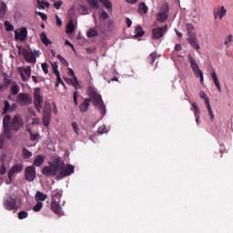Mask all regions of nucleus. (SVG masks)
I'll list each match as a JSON object with an SVG mask.
<instances>
[{"mask_svg": "<svg viewBox=\"0 0 233 233\" xmlns=\"http://www.w3.org/2000/svg\"><path fill=\"white\" fill-rule=\"evenodd\" d=\"M32 125H39V118H33Z\"/></svg>", "mask_w": 233, "mask_h": 233, "instance_id": "obj_61", "label": "nucleus"}, {"mask_svg": "<svg viewBox=\"0 0 233 233\" xmlns=\"http://www.w3.org/2000/svg\"><path fill=\"white\" fill-rule=\"evenodd\" d=\"M4 114H6L8 112H10L11 110V106H10V102H8V100H5L4 102Z\"/></svg>", "mask_w": 233, "mask_h": 233, "instance_id": "obj_33", "label": "nucleus"}, {"mask_svg": "<svg viewBox=\"0 0 233 233\" xmlns=\"http://www.w3.org/2000/svg\"><path fill=\"white\" fill-rule=\"evenodd\" d=\"M26 218H28V212L26 211L18 212V219H26Z\"/></svg>", "mask_w": 233, "mask_h": 233, "instance_id": "obj_41", "label": "nucleus"}, {"mask_svg": "<svg viewBox=\"0 0 233 233\" xmlns=\"http://www.w3.org/2000/svg\"><path fill=\"white\" fill-rule=\"evenodd\" d=\"M106 127L105 126H102L98 128V134H106Z\"/></svg>", "mask_w": 233, "mask_h": 233, "instance_id": "obj_53", "label": "nucleus"}, {"mask_svg": "<svg viewBox=\"0 0 233 233\" xmlns=\"http://www.w3.org/2000/svg\"><path fill=\"white\" fill-rule=\"evenodd\" d=\"M157 56V55L156 53H152L149 55V56L147 57V61H148V63H150V65H154Z\"/></svg>", "mask_w": 233, "mask_h": 233, "instance_id": "obj_37", "label": "nucleus"}, {"mask_svg": "<svg viewBox=\"0 0 233 233\" xmlns=\"http://www.w3.org/2000/svg\"><path fill=\"white\" fill-rule=\"evenodd\" d=\"M4 205L6 210H15V199L14 198H5Z\"/></svg>", "mask_w": 233, "mask_h": 233, "instance_id": "obj_16", "label": "nucleus"}, {"mask_svg": "<svg viewBox=\"0 0 233 233\" xmlns=\"http://www.w3.org/2000/svg\"><path fill=\"white\" fill-rule=\"evenodd\" d=\"M76 30V25H74V20L70 19L69 23L66 25V34H72Z\"/></svg>", "mask_w": 233, "mask_h": 233, "instance_id": "obj_27", "label": "nucleus"}, {"mask_svg": "<svg viewBox=\"0 0 233 233\" xmlns=\"http://www.w3.org/2000/svg\"><path fill=\"white\" fill-rule=\"evenodd\" d=\"M199 96H200V97H201L202 99H205V102H206V103H208V101H210V100L208 99V96H207V94H205V92H200V93H199Z\"/></svg>", "mask_w": 233, "mask_h": 233, "instance_id": "obj_48", "label": "nucleus"}, {"mask_svg": "<svg viewBox=\"0 0 233 233\" xmlns=\"http://www.w3.org/2000/svg\"><path fill=\"white\" fill-rule=\"evenodd\" d=\"M41 208H43V202L38 201L36 205L34 207V212H41Z\"/></svg>", "mask_w": 233, "mask_h": 233, "instance_id": "obj_36", "label": "nucleus"}, {"mask_svg": "<svg viewBox=\"0 0 233 233\" xmlns=\"http://www.w3.org/2000/svg\"><path fill=\"white\" fill-rule=\"evenodd\" d=\"M26 37H28V31L26 30V27H22L15 31V41H26Z\"/></svg>", "mask_w": 233, "mask_h": 233, "instance_id": "obj_13", "label": "nucleus"}, {"mask_svg": "<svg viewBox=\"0 0 233 233\" xmlns=\"http://www.w3.org/2000/svg\"><path fill=\"white\" fill-rule=\"evenodd\" d=\"M4 132L6 134L7 137H10V128L12 127V116L10 115H5L3 119Z\"/></svg>", "mask_w": 233, "mask_h": 233, "instance_id": "obj_14", "label": "nucleus"}, {"mask_svg": "<svg viewBox=\"0 0 233 233\" xmlns=\"http://www.w3.org/2000/svg\"><path fill=\"white\" fill-rule=\"evenodd\" d=\"M33 98L32 96L28 93H20L16 96V103L20 106H28L32 105Z\"/></svg>", "mask_w": 233, "mask_h": 233, "instance_id": "obj_3", "label": "nucleus"}, {"mask_svg": "<svg viewBox=\"0 0 233 233\" xmlns=\"http://www.w3.org/2000/svg\"><path fill=\"white\" fill-rule=\"evenodd\" d=\"M40 39L42 41V43L44 45H46V46H48V45H52V42L50 41V39H48V37L46 36V33H42L40 35Z\"/></svg>", "mask_w": 233, "mask_h": 233, "instance_id": "obj_28", "label": "nucleus"}, {"mask_svg": "<svg viewBox=\"0 0 233 233\" xmlns=\"http://www.w3.org/2000/svg\"><path fill=\"white\" fill-rule=\"evenodd\" d=\"M56 57L57 59H59L62 65H64V66H68V62L66 61V59H65V57H63L61 55H57Z\"/></svg>", "mask_w": 233, "mask_h": 233, "instance_id": "obj_42", "label": "nucleus"}, {"mask_svg": "<svg viewBox=\"0 0 233 233\" xmlns=\"http://www.w3.org/2000/svg\"><path fill=\"white\" fill-rule=\"evenodd\" d=\"M126 23L127 25L128 26V28H130L132 26V20H130V18H126Z\"/></svg>", "mask_w": 233, "mask_h": 233, "instance_id": "obj_60", "label": "nucleus"}, {"mask_svg": "<svg viewBox=\"0 0 233 233\" xmlns=\"http://www.w3.org/2000/svg\"><path fill=\"white\" fill-rule=\"evenodd\" d=\"M41 66H42L43 72L46 73V74H48V64L47 63H43L41 65Z\"/></svg>", "mask_w": 233, "mask_h": 233, "instance_id": "obj_50", "label": "nucleus"}, {"mask_svg": "<svg viewBox=\"0 0 233 233\" xmlns=\"http://www.w3.org/2000/svg\"><path fill=\"white\" fill-rule=\"evenodd\" d=\"M43 96H41V88L36 87L34 90V105L38 112L43 108Z\"/></svg>", "mask_w": 233, "mask_h": 233, "instance_id": "obj_6", "label": "nucleus"}, {"mask_svg": "<svg viewBox=\"0 0 233 233\" xmlns=\"http://www.w3.org/2000/svg\"><path fill=\"white\" fill-rule=\"evenodd\" d=\"M87 92L96 108H97V110H99V112L102 114V116H104L105 114H106V107L105 106V102H103V98L101 97V96L97 94V91L94 87H88Z\"/></svg>", "mask_w": 233, "mask_h": 233, "instance_id": "obj_1", "label": "nucleus"}, {"mask_svg": "<svg viewBox=\"0 0 233 233\" xmlns=\"http://www.w3.org/2000/svg\"><path fill=\"white\" fill-rule=\"evenodd\" d=\"M46 198H48V196H46V194H45L41 191H36V193L35 195V201H46Z\"/></svg>", "mask_w": 233, "mask_h": 233, "instance_id": "obj_26", "label": "nucleus"}, {"mask_svg": "<svg viewBox=\"0 0 233 233\" xmlns=\"http://www.w3.org/2000/svg\"><path fill=\"white\" fill-rule=\"evenodd\" d=\"M23 127H25L23 117H21V116L19 115L15 116L11 122L10 135L12 134V130L14 132H18V130H21V128H23Z\"/></svg>", "mask_w": 233, "mask_h": 233, "instance_id": "obj_4", "label": "nucleus"}, {"mask_svg": "<svg viewBox=\"0 0 233 233\" xmlns=\"http://www.w3.org/2000/svg\"><path fill=\"white\" fill-rule=\"evenodd\" d=\"M6 173V167L5 165L0 166V174H5Z\"/></svg>", "mask_w": 233, "mask_h": 233, "instance_id": "obj_56", "label": "nucleus"}, {"mask_svg": "<svg viewBox=\"0 0 233 233\" xmlns=\"http://www.w3.org/2000/svg\"><path fill=\"white\" fill-rule=\"evenodd\" d=\"M79 12L82 15H86V14H88V9H86L85 5H80Z\"/></svg>", "mask_w": 233, "mask_h": 233, "instance_id": "obj_45", "label": "nucleus"}, {"mask_svg": "<svg viewBox=\"0 0 233 233\" xmlns=\"http://www.w3.org/2000/svg\"><path fill=\"white\" fill-rule=\"evenodd\" d=\"M90 101H92V99L85 98V100L79 106V110L82 112H86V110H88V107L90 106Z\"/></svg>", "mask_w": 233, "mask_h": 233, "instance_id": "obj_23", "label": "nucleus"}, {"mask_svg": "<svg viewBox=\"0 0 233 233\" xmlns=\"http://www.w3.org/2000/svg\"><path fill=\"white\" fill-rule=\"evenodd\" d=\"M66 82L67 85H73L76 90L81 88V86L79 85V81L77 80V76H73V79L66 78Z\"/></svg>", "mask_w": 233, "mask_h": 233, "instance_id": "obj_21", "label": "nucleus"}, {"mask_svg": "<svg viewBox=\"0 0 233 233\" xmlns=\"http://www.w3.org/2000/svg\"><path fill=\"white\" fill-rule=\"evenodd\" d=\"M227 15V9H225V6L218 7V11L215 12V19H223Z\"/></svg>", "mask_w": 233, "mask_h": 233, "instance_id": "obj_17", "label": "nucleus"}, {"mask_svg": "<svg viewBox=\"0 0 233 233\" xmlns=\"http://www.w3.org/2000/svg\"><path fill=\"white\" fill-rule=\"evenodd\" d=\"M37 15H39L41 17V19L43 21H46L48 19V17L46 16V14L42 13V12H36Z\"/></svg>", "mask_w": 233, "mask_h": 233, "instance_id": "obj_49", "label": "nucleus"}, {"mask_svg": "<svg viewBox=\"0 0 233 233\" xmlns=\"http://www.w3.org/2000/svg\"><path fill=\"white\" fill-rule=\"evenodd\" d=\"M28 132L30 134V139L31 141H35V139H37V137H39L38 134H34L32 133V131L30 129H28Z\"/></svg>", "mask_w": 233, "mask_h": 233, "instance_id": "obj_47", "label": "nucleus"}, {"mask_svg": "<svg viewBox=\"0 0 233 233\" xmlns=\"http://www.w3.org/2000/svg\"><path fill=\"white\" fill-rule=\"evenodd\" d=\"M61 167H63V160L58 157H55L49 166L43 167L42 172L45 176H56Z\"/></svg>", "mask_w": 233, "mask_h": 233, "instance_id": "obj_2", "label": "nucleus"}, {"mask_svg": "<svg viewBox=\"0 0 233 233\" xmlns=\"http://www.w3.org/2000/svg\"><path fill=\"white\" fill-rule=\"evenodd\" d=\"M58 67H59V66H57L56 62H54V63L52 64V68H53V70H57Z\"/></svg>", "mask_w": 233, "mask_h": 233, "instance_id": "obj_64", "label": "nucleus"}, {"mask_svg": "<svg viewBox=\"0 0 233 233\" xmlns=\"http://www.w3.org/2000/svg\"><path fill=\"white\" fill-rule=\"evenodd\" d=\"M6 12H8V6L6 3L0 2V18H3L6 15Z\"/></svg>", "mask_w": 233, "mask_h": 233, "instance_id": "obj_25", "label": "nucleus"}, {"mask_svg": "<svg viewBox=\"0 0 233 233\" xmlns=\"http://www.w3.org/2000/svg\"><path fill=\"white\" fill-rule=\"evenodd\" d=\"M188 43L192 46V48H195L196 50H199V44L198 43V37H196V35H189Z\"/></svg>", "mask_w": 233, "mask_h": 233, "instance_id": "obj_18", "label": "nucleus"}, {"mask_svg": "<svg viewBox=\"0 0 233 233\" xmlns=\"http://www.w3.org/2000/svg\"><path fill=\"white\" fill-rule=\"evenodd\" d=\"M51 210H53L55 214H57V216H65V213H63V208H61L59 201H51Z\"/></svg>", "mask_w": 233, "mask_h": 233, "instance_id": "obj_15", "label": "nucleus"}, {"mask_svg": "<svg viewBox=\"0 0 233 233\" xmlns=\"http://www.w3.org/2000/svg\"><path fill=\"white\" fill-rule=\"evenodd\" d=\"M45 163V156L43 155H37L35 158V161L33 163L34 167H41Z\"/></svg>", "mask_w": 233, "mask_h": 233, "instance_id": "obj_24", "label": "nucleus"}, {"mask_svg": "<svg viewBox=\"0 0 233 233\" xmlns=\"http://www.w3.org/2000/svg\"><path fill=\"white\" fill-rule=\"evenodd\" d=\"M37 5H38V8H40V10H45V8H48L50 6V3H48L47 1L42 0L39 1L37 0Z\"/></svg>", "mask_w": 233, "mask_h": 233, "instance_id": "obj_31", "label": "nucleus"}, {"mask_svg": "<svg viewBox=\"0 0 233 233\" xmlns=\"http://www.w3.org/2000/svg\"><path fill=\"white\" fill-rule=\"evenodd\" d=\"M106 8H112V3L108 0H99Z\"/></svg>", "mask_w": 233, "mask_h": 233, "instance_id": "obj_44", "label": "nucleus"}, {"mask_svg": "<svg viewBox=\"0 0 233 233\" xmlns=\"http://www.w3.org/2000/svg\"><path fill=\"white\" fill-rule=\"evenodd\" d=\"M88 4L90 5L91 8H95L96 10L99 8V4L97 3V0H88Z\"/></svg>", "mask_w": 233, "mask_h": 233, "instance_id": "obj_34", "label": "nucleus"}, {"mask_svg": "<svg viewBox=\"0 0 233 233\" xmlns=\"http://www.w3.org/2000/svg\"><path fill=\"white\" fill-rule=\"evenodd\" d=\"M72 127L74 129V132L76 134V136H79V126L76 122H73Z\"/></svg>", "mask_w": 233, "mask_h": 233, "instance_id": "obj_46", "label": "nucleus"}, {"mask_svg": "<svg viewBox=\"0 0 233 233\" xmlns=\"http://www.w3.org/2000/svg\"><path fill=\"white\" fill-rule=\"evenodd\" d=\"M232 41H233V36L232 35H229L226 37L224 45L228 47L230 46V43H232Z\"/></svg>", "mask_w": 233, "mask_h": 233, "instance_id": "obj_40", "label": "nucleus"}, {"mask_svg": "<svg viewBox=\"0 0 233 233\" xmlns=\"http://www.w3.org/2000/svg\"><path fill=\"white\" fill-rule=\"evenodd\" d=\"M59 83L61 85H65V83L63 82V80L61 79V76H57L56 77V86H59Z\"/></svg>", "mask_w": 233, "mask_h": 233, "instance_id": "obj_59", "label": "nucleus"}, {"mask_svg": "<svg viewBox=\"0 0 233 233\" xmlns=\"http://www.w3.org/2000/svg\"><path fill=\"white\" fill-rule=\"evenodd\" d=\"M187 30L188 34H192V32H194V25L187 24Z\"/></svg>", "mask_w": 233, "mask_h": 233, "instance_id": "obj_51", "label": "nucleus"}, {"mask_svg": "<svg viewBox=\"0 0 233 233\" xmlns=\"http://www.w3.org/2000/svg\"><path fill=\"white\" fill-rule=\"evenodd\" d=\"M17 72L20 74L22 80L26 82L30 80V76H32V67L30 66L17 67Z\"/></svg>", "mask_w": 233, "mask_h": 233, "instance_id": "obj_9", "label": "nucleus"}, {"mask_svg": "<svg viewBox=\"0 0 233 233\" xmlns=\"http://www.w3.org/2000/svg\"><path fill=\"white\" fill-rule=\"evenodd\" d=\"M98 35V33H97V30L96 29H90L88 32H87V37H96Z\"/></svg>", "mask_w": 233, "mask_h": 233, "instance_id": "obj_38", "label": "nucleus"}, {"mask_svg": "<svg viewBox=\"0 0 233 233\" xmlns=\"http://www.w3.org/2000/svg\"><path fill=\"white\" fill-rule=\"evenodd\" d=\"M139 9L142 10L144 12V14L148 13V6H147V5L145 3H141L139 5Z\"/></svg>", "mask_w": 233, "mask_h": 233, "instance_id": "obj_43", "label": "nucleus"}, {"mask_svg": "<svg viewBox=\"0 0 233 233\" xmlns=\"http://www.w3.org/2000/svg\"><path fill=\"white\" fill-rule=\"evenodd\" d=\"M78 92L77 91H75L74 92V96H73V97H74V103H75V105L76 106H77V96H78Z\"/></svg>", "mask_w": 233, "mask_h": 233, "instance_id": "obj_55", "label": "nucleus"}, {"mask_svg": "<svg viewBox=\"0 0 233 233\" xmlns=\"http://www.w3.org/2000/svg\"><path fill=\"white\" fill-rule=\"evenodd\" d=\"M22 156L24 159H30V157L33 156L32 151L28 150L27 148L24 147L22 149Z\"/></svg>", "mask_w": 233, "mask_h": 233, "instance_id": "obj_30", "label": "nucleus"}, {"mask_svg": "<svg viewBox=\"0 0 233 233\" xmlns=\"http://www.w3.org/2000/svg\"><path fill=\"white\" fill-rule=\"evenodd\" d=\"M63 198V192L60 189H55L51 192V201H59Z\"/></svg>", "mask_w": 233, "mask_h": 233, "instance_id": "obj_19", "label": "nucleus"}, {"mask_svg": "<svg viewBox=\"0 0 233 233\" xmlns=\"http://www.w3.org/2000/svg\"><path fill=\"white\" fill-rule=\"evenodd\" d=\"M51 119H52V117L50 116V114L44 113L43 121H44V126L45 127H49Z\"/></svg>", "mask_w": 233, "mask_h": 233, "instance_id": "obj_32", "label": "nucleus"}, {"mask_svg": "<svg viewBox=\"0 0 233 233\" xmlns=\"http://www.w3.org/2000/svg\"><path fill=\"white\" fill-rule=\"evenodd\" d=\"M5 30L7 32H13L14 30V25L9 22V21H5Z\"/></svg>", "mask_w": 233, "mask_h": 233, "instance_id": "obj_39", "label": "nucleus"}, {"mask_svg": "<svg viewBox=\"0 0 233 233\" xmlns=\"http://www.w3.org/2000/svg\"><path fill=\"white\" fill-rule=\"evenodd\" d=\"M53 72H54V74H55V76H56V77L61 76V75L59 74V70H58V69H53Z\"/></svg>", "mask_w": 233, "mask_h": 233, "instance_id": "obj_63", "label": "nucleus"}, {"mask_svg": "<svg viewBox=\"0 0 233 233\" xmlns=\"http://www.w3.org/2000/svg\"><path fill=\"white\" fill-rule=\"evenodd\" d=\"M153 37L155 39H161L163 35H165V31H163V27H157L153 29Z\"/></svg>", "mask_w": 233, "mask_h": 233, "instance_id": "obj_20", "label": "nucleus"}, {"mask_svg": "<svg viewBox=\"0 0 233 233\" xmlns=\"http://www.w3.org/2000/svg\"><path fill=\"white\" fill-rule=\"evenodd\" d=\"M19 172H23V164L13 166L8 172V179L6 180V184L10 185V183H12V177H14L15 174H19Z\"/></svg>", "mask_w": 233, "mask_h": 233, "instance_id": "obj_10", "label": "nucleus"}, {"mask_svg": "<svg viewBox=\"0 0 233 233\" xmlns=\"http://www.w3.org/2000/svg\"><path fill=\"white\" fill-rule=\"evenodd\" d=\"M37 177V173L35 171V166L26 167L25 169V179L29 183H32Z\"/></svg>", "mask_w": 233, "mask_h": 233, "instance_id": "obj_8", "label": "nucleus"}, {"mask_svg": "<svg viewBox=\"0 0 233 233\" xmlns=\"http://www.w3.org/2000/svg\"><path fill=\"white\" fill-rule=\"evenodd\" d=\"M11 92L13 96H17V94H19V86L17 85H13L11 86Z\"/></svg>", "mask_w": 233, "mask_h": 233, "instance_id": "obj_35", "label": "nucleus"}, {"mask_svg": "<svg viewBox=\"0 0 233 233\" xmlns=\"http://www.w3.org/2000/svg\"><path fill=\"white\" fill-rule=\"evenodd\" d=\"M62 5H63V2L61 1H57L54 3V6L56 10H59V8H61Z\"/></svg>", "mask_w": 233, "mask_h": 233, "instance_id": "obj_52", "label": "nucleus"}, {"mask_svg": "<svg viewBox=\"0 0 233 233\" xmlns=\"http://www.w3.org/2000/svg\"><path fill=\"white\" fill-rule=\"evenodd\" d=\"M145 35V30H143V27L141 25H138L135 29V37H143Z\"/></svg>", "mask_w": 233, "mask_h": 233, "instance_id": "obj_29", "label": "nucleus"}, {"mask_svg": "<svg viewBox=\"0 0 233 233\" xmlns=\"http://www.w3.org/2000/svg\"><path fill=\"white\" fill-rule=\"evenodd\" d=\"M100 17L102 19H108V14L106 13V11H102L100 14Z\"/></svg>", "mask_w": 233, "mask_h": 233, "instance_id": "obj_54", "label": "nucleus"}, {"mask_svg": "<svg viewBox=\"0 0 233 233\" xmlns=\"http://www.w3.org/2000/svg\"><path fill=\"white\" fill-rule=\"evenodd\" d=\"M195 116H196V122L198 123V119H199V107L195 109Z\"/></svg>", "mask_w": 233, "mask_h": 233, "instance_id": "obj_58", "label": "nucleus"}, {"mask_svg": "<svg viewBox=\"0 0 233 233\" xmlns=\"http://www.w3.org/2000/svg\"><path fill=\"white\" fill-rule=\"evenodd\" d=\"M211 77L216 88L218 90V92H221V84H219V79L218 78V74H216V71L211 73Z\"/></svg>", "mask_w": 233, "mask_h": 233, "instance_id": "obj_22", "label": "nucleus"}, {"mask_svg": "<svg viewBox=\"0 0 233 233\" xmlns=\"http://www.w3.org/2000/svg\"><path fill=\"white\" fill-rule=\"evenodd\" d=\"M189 63H190V66H191L196 77H200V83H203V81H204L203 71L201 69H199V66L198 65V62L196 61V59H194L190 56H189Z\"/></svg>", "mask_w": 233, "mask_h": 233, "instance_id": "obj_7", "label": "nucleus"}, {"mask_svg": "<svg viewBox=\"0 0 233 233\" xmlns=\"http://www.w3.org/2000/svg\"><path fill=\"white\" fill-rule=\"evenodd\" d=\"M168 12H170V9L168 8V5H164L162 6L161 12L157 14V19L160 21V23H165V21L168 19Z\"/></svg>", "mask_w": 233, "mask_h": 233, "instance_id": "obj_12", "label": "nucleus"}, {"mask_svg": "<svg viewBox=\"0 0 233 233\" xmlns=\"http://www.w3.org/2000/svg\"><path fill=\"white\" fill-rule=\"evenodd\" d=\"M56 25H58V26H61V25H63V21L61 20V18H59V15H56Z\"/></svg>", "mask_w": 233, "mask_h": 233, "instance_id": "obj_57", "label": "nucleus"}, {"mask_svg": "<svg viewBox=\"0 0 233 233\" xmlns=\"http://www.w3.org/2000/svg\"><path fill=\"white\" fill-rule=\"evenodd\" d=\"M10 110H11L12 112H14V110H17V104H15V103L12 104Z\"/></svg>", "mask_w": 233, "mask_h": 233, "instance_id": "obj_62", "label": "nucleus"}, {"mask_svg": "<svg viewBox=\"0 0 233 233\" xmlns=\"http://www.w3.org/2000/svg\"><path fill=\"white\" fill-rule=\"evenodd\" d=\"M59 177H66V176H70V174H74V166L68 165L65 166V162H63L62 167L59 168Z\"/></svg>", "mask_w": 233, "mask_h": 233, "instance_id": "obj_11", "label": "nucleus"}, {"mask_svg": "<svg viewBox=\"0 0 233 233\" xmlns=\"http://www.w3.org/2000/svg\"><path fill=\"white\" fill-rule=\"evenodd\" d=\"M19 54L23 55L24 59L26 61V63H32L33 65H35L37 63V58H35V55L34 52H30L23 47H18Z\"/></svg>", "mask_w": 233, "mask_h": 233, "instance_id": "obj_5", "label": "nucleus"}]
</instances>
